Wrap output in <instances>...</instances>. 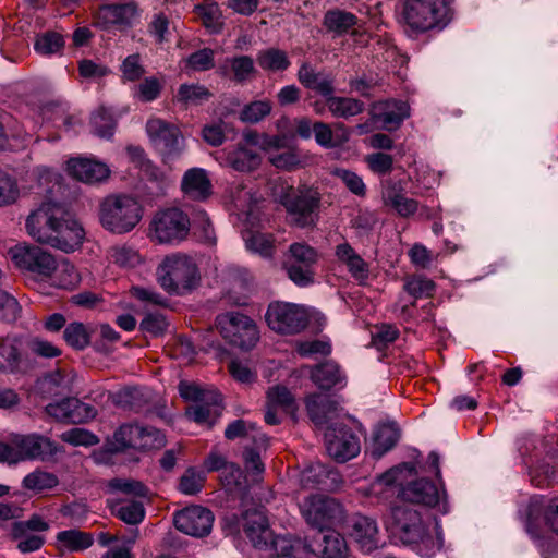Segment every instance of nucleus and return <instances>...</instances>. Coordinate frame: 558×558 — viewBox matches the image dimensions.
<instances>
[{"label": "nucleus", "instance_id": "obj_13", "mask_svg": "<svg viewBox=\"0 0 558 558\" xmlns=\"http://www.w3.org/2000/svg\"><path fill=\"white\" fill-rule=\"evenodd\" d=\"M318 262L317 251L305 243H293L283 260V269L289 279L298 287L314 283V266Z\"/></svg>", "mask_w": 558, "mask_h": 558}, {"label": "nucleus", "instance_id": "obj_47", "mask_svg": "<svg viewBox=\"0 0 558 558\" xmlns=\"http://www.w3.org/2000/svg\"><path fill=\"white\" fill-rule=\"evenodd\" d=\"M63 339L70 347L83 350L90 342V333L84 324L73 322L65 327Z\"/></svg>", "mask_w": 558, "mask_h": 558}, {"label": "nucleus", "instance_id": "obj_15", "mask_svg": "<svg viewBox=\"0 0 558 558\" xmlns=\"http://www.w3.org/2000/svg\"><path fill=\"white\" fill-rule=\"evenodd\" d=\"M265 317L272 330L283 335L298 333L308 324L305 308L292 303L275 302L269 304Z\"/></svg>", "mask_w": 558, "mask_h": 558}, {"label": "nucleus", "instance_id": "obj_41", "mask_svg": "<svg viewBox=\"0 0 558 558\" xmlns=\"http://www.w3.org/2000/svg\"><path fill=\"white\" fill-rule=\"evenodd\" d=\"M267 404L281 412L294 415L298 407L291 391L284 386H274L267 391Z\"/></svg>", "mask_w": 558, "mask_h": 558}, {"label": "nucleus", "instance_id": "obj_17", "mask_svg": "<svg viewBox=\"0 0 558 558\" xmlns=\"http://www.w3.org/2000/svg\"><path fill=\"white\" fill-rule=\"evenodd\" d=\"M13 444L17 463L27 460L47 461L60 451L57 442L39 434L13 435Z\"/></svg>", "mask_w": 558, "mask_h": 558}, {"label": "nucleus", "instance_id": "obj_2", "mask_svg": "<svg viewBox=\"0 0 558 558\" xmlns=\"http://www.w3.org/2000/svg\"><path fill=\"white\" fill-rule=\"evenodd\" d=\"M26 229L35 241L65 253L74 252L84 240L82 226L61 205L51 202L31 213Z\"/></svg>", "mask_w": 558, "mask_h": 558}, {"label": "nucleus", "instance_id": "obj_28", "mask_svg": "<svg viewBox=\"0 0 558 558\" xmlns=\"http://www.w3.org/2000/svg\"><path fill=\"white\" fill-rule=\"evenodd\" d=\"M184 194L193 199H205L211 193V183L207 172L202 168H192L187 170L181 182Z\"/></svg>", "mask_w": 558, "mask_h": 558}, {"label": "nucleus", "instance_id": "obj_19", "mask_svg": "<svg viewBox=\"0 0 558 558\" xmlns=\"http://www.w3.org/2000/svg\"><path fill=\"white\" fill-rule=\"evenodd\" d=\"M46 413L59 422L82 424L94 418L97 410L76 398H65L47 404Z\"/></svg>", "mask_w": 558, "mask_h": 558}, {"label": "nucleus", "instance_id": "obj_24", "mask_svg": "<svg viewBox=\"0 0 558 558\" xmlns=\"http://www.w3.org/2000/svg\"><path fill=\"white\" fill-rule=\"evenodd\" d=\"M371 116L375 121L381 122L385 130L392 131L410 116V107L402 100H381L372 105Z\"/></svg>", "mask_w": 558, "mask_h": 558}, {"label": "nucleus", "instance_id": "obj_9", "mask_svg": "<svg viewBox=\"0 0 558 558\" xmlns=\"http://www.w3.org/2000/svg\"><path fill=\"white\" fill-rule=\"evenodd\" d=\"M301 512L305 521L320 531L342 526L345 522V510L335 498L313 495L304 499Z\"/></svg>", "mask_w": 558, "mask_h": 558}, {"label": "nucleus", "instance_id": "obj_39", "mask_svg": "<svg viewBox=\"0 0 558 558\" xmlns=\"http://www.w3.org/2000/svg\"><path fill=\"white\" fill-rule=\"evenodd\" d=\"M59 484L56 474L40 469L28 473L22 481V486L35 494H40L54 488Z\"/></svg>", "mask_w": 558, "mask_h": 558}, {"label": "nucleus", "instance_id": "obj_21", "mask_svg": "<svg viewBox=\"0 0 558 558\" xmlns=\"http://www.w3.org/2000/svg\"><path fill=\"white\" fill-rule=\"evenodd\" d=\"M345 523V532L362 551L371 553L377 548L378 526L374 519L362 514H354Z\"/></svg>", "mask_w": 558, "mask_h": 558}, {"label": "nucleus", "instance_id": "obj_22", "mask_svg": "<svg viewBox=\"0 0 558 558\" xmlns=\"http://www.w3.org/2000/svg\"><path fill=\"white\" fill-rule=\"evenodd\" d=\"M215 158L222 167L231 168L238 172L254 171L262 161L257 151L243 144L221 149L216 153Z\"/></svg>", "mask_w": 558, "mask_h": 558}, {"label": "nucleus", "instance_id": "obj_50", "mask_svg": "<svg viewBox=\"0 0 558 558\" xmlns=\"http://www.w3.org/2000/svg\"><path fill=\"white\" fill-rule=\"evenodd\" d=\"M230 65L233 81L238 83L246 82L255 73L254 60L250 56H239L227 59Z\"/></svg>", "mask_w": 558, "mask_h": 558}, {"label": "nucleus", "instance_id": "obj_32", "mask_svg": "<svg viewBox=\"0 0 558 558\" xmlns=\"http://www.w3.org/2000/svg\"><path fill=\"white\" fill-rule=\"evenodd\" d=\"M305 403L308 416L317 426L326 424L329 414L336 409V403L329 397L319 393L308 396Z\"/></svg>", "mask_w": 558, "mask_h": 558}, {"label": "nucleus", "instance_id": "obj_36", "mask_svg": "<svg viewBox=\"0 0 558 558\" xmlns=\"http://www.w3.org/2000/svg\"><path fill=\"white\" fill-rule=\"evenodd\" d=\"M326 106L335 118L343 119L357 116L364 110L362 101L349 97L333 96V94L326 99Z\"/></svg>", "mask_w": 558, "mask_h": 558}, {"label": "nucleus", "instance_id": "obj_56", "mask_svg": "<svg viewBox=\"0 0 558 558\" xmlns=\"http://www.w3.org/2000/svg\"><path fill=\"white\" fill-rule=\"evenodd\" d=\"M21 354L19 348L12 342L0 344V372L14 373L19 369Z\"/></svg>", "mask_w": 558, "mask_h": 558}, {"label": "nucleus", "instance_id": "obj_27", "mask_svg": "<svg viewBox=\"0 0 558 558\" xmlns=\"http://www.w3.org/2000/svg\"><path fill=\"white\" fill-rule=\"evenodd\" d=\"M310 377L323 390H329L336 386L342 388L347 384V376L333 361H326L312 367Z\"/></svg>", "mask_w": 558, "mask_h": 558}, {"label": "nucleus", "instance_id": "obj_4", "mask_svg": "<svg viewBox=\"0 0 558 558\" xmlns=\"http://www.w3.org/2000/svg\"><path fill=\"white\" fill-rule=\"evenodd\" d=\"M157 280L166 292L184 295L199 284L201 274L191 256L174 253L166 256L158 266Z\"/></svg>", "mask_w": 558, "mask_h": 558}, {"label": "nucleus", "instance_id": "obj_58", "mask_svg": "<svg viewBox=\"0 0 558 558\" xmlns=\"http://www.w3.org/2000/svg\"><path fill=\"white\" fill-rule=\"evenodd\" d=\"M404 290L414 299L429 298L435 291V283L424 276H414L405 281Z\"/></svg>", "mask_w": 558, "mask_h": 558}, {"label": "nucleus", "instance_id": "obj_64", "mask_svg": "<svg viewBox=\"0 0 558 558\" xmlns=\"http://www.w3.org/2000/svg\"><path fill=\"white\" fill-rule=\"evenodd\" d=\"M194 230L195 234L202 242L210 245L216 243L214 227L205 211H199L197 214V220L194 222Z\"/></svg>", "mask_w": 558, "mask_h": 558}, {"label": "nucleus", "instance_id": "obj_63", "mask_svg": "<svg viewBox=\"0 0 558 558\" xmlns=\"http://www.w3.org/2000/svg\"><path fill=\"white\" fill-rule=\"evenodd\" d=\"M187 66L193 71L203 72L214 68V51L204 48L193 52L186 60Z\"/></svg>", "mask_w": 558, "mask_h": 558}, {"label": "nucleus", "instance_id": "obj_57", "mask_svg": "<svg viewBox=\"0 0 558 558\" xmlns=\"http://www.w3.org/2000/svg\"><path fill=\"white\" fill-rule=\"evenodd\" d=\"M20 197L16 180L9 173L0 170V207L14 204Z\"/></svg>", "mask_w": 558, "mask_h": 558}, {"label": "nucleus", "instance_id": "obj_38", "mask_svg": "<svg viewBox=\"0 0 558 558\" xmlns=\"http://www.w3.org/2000/svg\"><path fill=\"white\" fill-rule=\"evenodd\" d=\"M211 97L209 89L199 84H182L179 86L175 100L185 108L201 106Z\"/></svg>", "mask_w": 558, "mask_h": 558}, {"label": "nucleus", "instance_id": "obj_18", "mask_svg": "<svg viewBox=\"0 0 558 558\" xmlns=\"http://www.w3.org/2000/svg\"><path fill=\"white\" fill-rule=\"evenodd\" d=\"M173 522L180 532L193 537H204L211 531L214 514L204 507L191 506L177 511Z\"/></svg>", "mask_w": 558, "mask_h": 558}, {"label": "nucleus", "instance_id": "obj_43", "mask_svg": "<svg viewBox=\"0 0 558 558\" xmlns=\"http://www.w3.org/2000/svg\"><path fill=\"white\" fill-rule=\"evenodd\" d=\"M90 125L94 134L102 138H109L113 135L116 120L109 109L100 107L92 114Z\"/></svg>", "mask_w": 558, "mask_h": 558}, {"label": "nucleus", "instance_id": "obj_54", "mask_svg": "<svg viewBox=\"0 0 558 558\" xmlns=\"http://www.w3.org/2000/svg\"><path fill=\"white\" fill-rule=\"evenodd\" d=\"M64 46L62 35L56 32H47L37 37L35 50L41 56H51L61 51Z\"/></svg>", "mask_w": 558, "mask_h": 558}, {"label": "nucleus", "instance_id": "obj_11", "mask_svg": "<svg viewBox=\"0 0 558 558\" xmlns=\"http://www.w3.org/2000/svg\"><path fill=\"white\" fill-rule=\"evenodd\" d=\"M146 132L165 163L172 162L182 156L185 141L178 126L159 118H151L146 123Z\"/></svg>", "mask_w": 558, "mask_h": 558}, {"label": "nucleus", "instance_id": "obj_23", "mask_svg": "<svg viewBox=\"0 0 558 558\" xmlns=\"http://www.w3.org/2000/svg\"><path fill=\"white\" fill-rule=\"evenodd\" d=\"M238 524L243 527L244 533L250 538L254 547H267L272 544V534L269 530L268 519L263 509L246 510Z\"/></svg>", "mask_w": 558, "mask_h": 558}, {"label": "nucleus", "instance_id": "obj_33", "mask_svg": "<svg viewBox=\"0 0 558 558\" xmlns=\"http://www.w3.org/2000/svg\"><path fill=\"white\" fill-rule=\"evenodd\" d=\"M400 438V432L393 424L378 426L373 437L372 454L378 459L391 450Z\"/></svg>", "mask_w": 558, "mask_h": 558}, {"label": "nucleus", "instance_id": "obj_6", "mask_svg": "<svg viewBox=\"0 0 558 558\" xmlns=\"http://www.w3.org/2000/svg\"><path fill=\"white\" fill-rule=\"evenodd\" d=\"M402 22L415 33L444 27L449 21L446 0H403Z\"/></svg>", "mask_w": 558, "mask_h": 558}, {"label": "nucleus", "instance_id": "obj_31", "mask_svg": "<svg viewBox=\"0 0 558 558\" xmlns=\"http://www.w3.org/2000/svg\"><path fill=\"white\" fill-rule=\"evenodd\" d=\"M137 10L134 3L102 5L97 13V20L104 27L114 24H130L136 16Z\"/></svg>", "mask_w": 558, "mask_h": 558}, {"label": "nucleus", "instance_id": "obj_44", "mask_svg": "<svg viewBox=\"0 0 558 558\" xmlns=\"http://www.w3.org/2000/svg\"><path fill=\"white\" fill-rule=\"evenodd\" d=\"M126 153L135 167H137L149 180L158 181L161 179V171L146 157L143 148L138 146H129L126 148Z\"/></svg>", "mask_w": 558, "mask_h": 558}, {"label": "nucleus", "instance_id": "obj_35", "mask_svg": "<svg viewBox=\"0 0 558 558\" xmlns=\"http://www.w3.org/2000/svg\"><path fill=\"white\" fill-rule=\"evenodd\" d=\"M356 23L357 17L353 13L339 9L327 11L323 22L327 31L336 36L347 34Z\"/></svg>", "mask_w": 558, "mask_h": 558}, {"label": "nucleus", "instance_id": "obj_5", "mask_svg": "<svg viewBox=\"0 0 558 558\" xmlns=\"http://www.w3.org/2000/svg\"><path fill=\"white\" fill-rule=\"evenodd\" d=\"M142 205L130 195H110L101 202L100 223L112 233L124 234L132 231L142 220Z\"/></svg>", "mask_w": 558, "mask_h": 558}, {"label": "nucleus", "instance_id": "obj_61", "mask_svg": "<svg viewBox=\"0 0 558 558\" xmlns=\"http://www.w3.org/2000/svg\"><path fill=\"white\" fill-rule=\"evenodd\" d=\"M108 487L112 492H121L138 497H146L148 495L147 487L143 483L134 480L112 478Z\"/></svg>", "mask_w": 558, "mask_h": 558}, {"label": "nucleus", "instance_id": "obj_52", "mask_svg": "<svg viewBox=\"0 0 558 558\" xmlns=\"http://www.w3.org/2000/svg\"><path fill=\"white\" fill-rule=\"evenodd\" d=\"M197 15L202 19L203 24L211 33L220 32L222 27V14L217 3L198 4L195 7Z\"/></svg>", "mask_w": 558, "mask_h": 558}, {"label": "nucleus", "instance_id": "obj_62", "mask_svg": "<svg viewBox=\"0 0 558 558\" xmlns=\"http://www.w3.org/2000/svg\"><path fill=\"white\" fill-rule=\"evenodd\" d=\"M225 122L219 120L207 123L202 128V138L210 146L217 147L226 141Z\"/></svg>", "mask_w": 558, "mask_h": 558}, {"label": "nucleus", "instance_id": "obj_37", "mask_svg": "<svg viewBox=\"0 0 558 558\" xmlns=\"http://www.w3.org/2000/svg\"><path fill=\"white\" fill-rule=\"evenodd\" d=\"M256 60L258 65L268 72H282L291 64L287 52L274 47L258 51Z\"/></svg>", "mask_w": 558, "mask_h": 558}, {"label": "nucleus", "instance_id": "obj_46", "mask_svg": "<svg viewBox=\"0 0 558 558\" xmlns=\"http://www.w3.org/2000/svg\"><path fill=\"white\" fill-rule=\"evenodd\" d=\"M272 105L269 100H255L245 105L239 113V119L245 123H258L270 114Z\"/></svg>", "mask_w": 558, "mask_h": 558}, {"label": "nucleus", "instance_id": "obj_51", "mask_svg": "<svg viewBox=\"0 0 558 558\" xmlns=\"http://www.w3.org/2000/svg\"><path fill=\"white\" fill-rule=\"evenodd\" d=\"M110 260L120 267H135L141 264L142 258L136 250L128 245L112 246L108 251Z\"/></svg>", "mask_w": 558, "mask_h": 558}, {"label": "nucleus", "instance_id": "obj_45", "mask_svg": "<svg viewBox=\"0 0 558 558\" xmlns=\"http://www.w3.org/2000/svg\"><path fill=\"white\" fill-rule=\"evenodd\" d=\"M323 558H347V543L343 536L335 530L323 537Z\"/></svg>", "mask_w": 558, "mask_h": 558}, {"label": "nucleus", "instance_id": "obj_14", "mask_svg": "<svg viewBox=\"0 0 558 558\" xmlns=\"http://www.w3.org/2000/svg\"><path fill=\"white\" fill-rule=\"evenodd\" d=\"M279 201L295 225L306 227L314 222L313 213L320 198L312 189L287 186L279 195Z\"/></svg>", "mask_w": 558, "mask_h": 558}, {"label": "nucleus", "instance_id": "obj_49", "mask_svg": "<svg viewBox=\"0 0 558 558\" xmlns=\"http://www.w3.org/2000/svg\"><path fill=\"white\" fill-rule=\"evenodd\" d=\"M142 426L137 424H124L114 432L113 438L120 449L134 448L138 449L141 444Z\"/></svg>", "mask_w": 558, "mask_h": 558}, {"label": "nucleus", "instance_id": "obj_26", "mask_svg": "<svg viewBox=\"0 0 558 558\" xmlns=\"http://www.w3.org/2000/svg\"><path fill=\"white\" fill-rule=\"evenodd\" d=\"M335 255L347 267L352 278L360 284L366 283L369 278V266L348 242L338 244L335 247Z\"/></svg>", "mask_w": 558, "mask_h": 558}, {"label": "nucleus", "instance_id": "obj_16", "mask_svg": "<svg viewBox=\"0 0 558 558\" xmlns=\"http://www.w3.org/2000/svg\"><path fill=\"white\" fill-rule=\"evenodd\" d=\"M325 441L328 454L339 462L356 457L361 449L359 437L342 424L329 426L325 433Z\"/></svg>", "mask_w": 558, "mask_h": 558}, {"label": "nucleus", "instance_id": "obj_7", "mask_svg": "<svg viewBox=\"0 0 558 558\" xmlns=\"http://www.w3.org/2000/svg\"><path fill=\"white\" fill-rule=\"evenodd\" d=\"M191 220L177 207L158 210L149 223V238L158 244L178 245L190 234Z\"/></svg>", "mask_w": 558, "mask_h": 558}, {"label": "nucleus", "instance_id": "obj_34", "mask_svg": "<svg viewBox=\"0 0 558 558\" xmlns=\"http://www.w3.org/2000/svg\"><path fill=\"white\" fill-rule=\"evenodd\" d=\"M272 547L279 558H313V551L301 539L277 536Z\"/></svg>", "mask_w": 558, "mask_h": 558}, {"label": "nucleus", "instance_id": "obj_25", "mask_svg": "<svg viewBox=\"0 0 558 558\" xmlns=\"http://www.w3.org/2000/svg\"><path fill=\"white\" fill-rule=\"evenodd\" d=\"M68 170L73 178L87 184L100 183L110 174L106 163L89 158L69 160Z\"/></svg>", "mask_w": 558, "mask_h": 558}, {"label": "nucleus", "instance_id": "obj_30", "mask_svg": "<svg viewBox=\"0 0 558 558\" xmlns=\"http://www.w3.org/2000/svg\"><path fill=\"white\" fill-rule=\"evenodd\" d=\"M298 80L304 87L316 90L326 99L335 93L333 78L328 74L315 72L307 63L300 66Z\"/></svg>", "mask_w": 558, "mask_h": 558}, {"label": "nucleus", "instance_id": "obj_55", "mask_svg": "<svg viewBox=\"0 0 558 558\" xmlns=\"http://www.w3.org/2000/svg\"><path fill=\"white\" fill-rule=\"evenodd\" d=\"M114 514L123 522L136 525L144 520L145 509L140 501H129L114 509Z\"/></svg>", "mask_w": 558, "mask_h": 558}, {"label": "nucleus", "instance_id": "obj_12", "mask_svg": "<svg viewBox=\"0 0 558 558\" xmlns=\"http://www.w3.org/2000/svg\"><path fill=\"white\" fill-rule=\"evenodd\" d=\"M9 255L14 265L36 280H47L56 270V258L36 245H15Z\"/></svg>", "mask_w": 558, "mask_h": 558}, {"label": "nucleus", "instance_id": "obj_59", "mask_svg": "<svg viewBox=\"0 0 558 558\" xmlns=\"http://www.w3.org/2000/svg\"><path fill=\"white\" fill-rule=\"evenodd\" d=\"M60 439L66 444H70L72 446H84V447H90L95 446L99 442V438L93 434L92 432L74 427L69 430L63 432L60 435Z\"/></svg>", "mask_w": 558, "mask_h": 558}, {"label": "nucleus", "instance_id": "obj_20", "mask_svg": "<svg viewBox=\"0 0 558 558\" xmlns=\"http://www.w3.org/2000/svg\"><path fill=\"white\" fill-rule=\"evenodd\" d=\"M300 483L305 489L333 492L340 488L343 480L336 469L320 462H313L302 471Z\"/></svg>", "mask_w": 558, "mask_h": 558}, {"label": "nucleus", "instance_id": "obj_29", "mask_svg": "<svg viewBox=\"0 0 558 558\" xmlns=\"http://www.w3.org/2000/svg\"><path fill=\"white\" fill-rule=\"evenodd\" d=\"M383 199L387 206L393 208L401 217H409L416 213L418 203L407 197L402 189L390 180L385 181Z\"/></svg>", "mask_w": 558, "mask_h": 558}, {"label": "nucleus", "instance_id": "obj_48", "mask_svg": "<svg viewBox=\"0 0 558 558\" xmlns=\"http://www.w3.org/2000/svg\"><path fill=\"white\" fill-rule=\"evenodd\" d=\"M246 247L264 257H270L274 254V240L270 234L262 232H247L243 235Z\"/></svg>", "mask_w": 558, "mask_h": 558}, {"label": "nucleus", "instance_id": "obj_42", "mask_svg": "<svg viewBox=\"0 0 558 558\" xmlns=\"http://www.w3.org/2000/svg\"><path fill=\"white\" fill-rule=\"evenodd\" d=\"M53 286L61 289H72L77 286L81 278L75 267L66 259L58 263L56 260V270L49 278Z\"/></svg>", "mask_w": 558, "mask_h": 558}, {"label": "nucleus", "instance_id": "obj_60", "mask_svg": "<svg viewBox=\"0 0 558 558\" xmlns=\"http://www.w3.org/2000/svg\"><path fill=\"white\" fill-rule=\"evenodd\" d=\"M205 477L194 469H187L181 476L179 490L184 495H196L204 486Z\"/></svg>", "mask_w": 558, "mask_h": 558}, {"label": "nucleus", "instance_id": "obj_10", "mask_svg": "<svg viewBox=\"0 0 558 558\" xmlns=\"http://www.w3.org/2000/svg\"><path fill=\"white\" fill-rule=\"evenodd\" d=\"M216 327L220 335L232 345L248 350L259 339L255 322L239 312H227L216 317Z\"/></svg>", "mask_w": 558, "mask_h": 558}, {"label": "nucleus", "instance_id": "obj_8", "mask_svg": "<svg viewBox=\"0 0 558 558\" xmlns=\"http://www.w3.org/2000/svg\"><path fill=\"white\" fill-rule=\"evenodd\" d=\"M180 396L195 404L186 410V416L198 423L211 427L221 414V395L213 389H203L196 384L180 383Z\"/></svg>", "mask_w": 558, "mask_h": 558}, {"label": "nucleus", "instance_id": "obj_3", "mask_svg": "<svg viewBox=\"0 0 558 558\" xmlns=\"http://www.w3.org/2000/svg\"><path fill=\"white\" fill-rule=\"evenodd\" d=\"M416 474L414 464L402 463L391 468L378 478L379 483L386 486L400 487L398 496L405 502L421 504L427 507H436L445 513L447 512V502L445 496L441 497L437 486L427 480L421 478L405 484L409 476Z\"/></svg>", "mask_w": 558, "mask_h": 558}, {"label": "nucleus", "instance_id": "obj_53", "mask_svg": "<svg viewBox=\"0 0 558 558\" xmlns=\"http://www.w3.org/2000/svg\"><path fill=\"white\" fill-rule=\"evenodd\" d=\"M205 466L209 472L218 471L221 474L230 471L232 478L228 480V484H238L242 475V471L236 464L228 462L222 456L217 453L209 454L205 461Z\"/></svg>", "mask_w": 558, "mask_h": 558}, {"label": "nucleus", "instance_id": "obj_1", "mask_svg": "<svg viewBox=\"0 0 558 558\" xmlns=\"http://www.w3.org/2000/svg\"><path fill=\"white\" fill-rule=\"evenodd\" d=\"M385 525L396 542L411 547L422 557H433L444 546L442 533L433 527L429 519L412 505L404 502L392 506Z\"/></svg>", "mask_w": 558, "mask_h": 558}, {"label": "nucleus", "instance_id": "obj_40", "mask_svg": "<svg viewBox=\"0 0 558 558\" xmlns=\"http://www.w3.org/2000/svg\"><path fill=\"white\" fill-rule=\"evenodd\" d=\"M57 541L62 547L71 551H81L93 545L94 537L90 533L72 529L59 532Z\"/></svg>", "mask_w": 558, "mask_h": 558}]
</instances>
